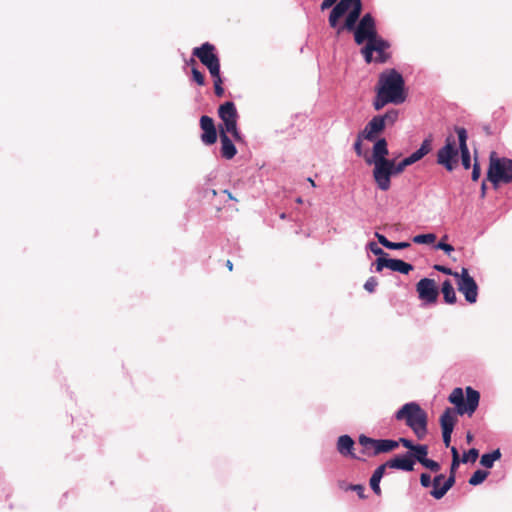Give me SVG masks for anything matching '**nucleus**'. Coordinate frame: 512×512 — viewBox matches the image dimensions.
Returning a JSON list of instances; mask_svg holds the SVG:
<instances>
[{
  "label": "nucleus",
  "instance_id": "obj_1",
  "mask_svg": "<svg viewBox=\"0 0 512 512\" xmlns=\"http://www.w3.org/2000/svg\"><path fill=\"white\" fill-rule=\"evenodd\" d=\"M376 88L389 97L394 105L405 102V81L403 76L396 69H388L379 75Z\"/></svg>",
  "mask_w": 512,
  "mask_h": 512
},
{
  "label": "nucleus",
  "instance_id": "obj_52",
  "mask_svg": "<svg viewBox=\"0 0 512 512\" xmlns=\"http://www.w3.org/2000/svg\"><path fill=\"white\" fill-rule=\"evenodd\" d=\"M375 237L378 239V242L383 245L385 248H388L390 241L382 234L376 232Z\"/></svg>",
  "mask_w": 512,
  "mask_h": 512
},
{
  "label": "nucleus",
  "instance_id": "obj_48",
  "mask_svg": "<svg viewBox=\"0 0 512 512\" xmlns=\"http://www.w3.org/2000/svg\"><path fill=\"white\" fill-rule=\"evenodd\" d=\"M420 483L425 488L431 486L432 481L430 475L427 473H422L420 476Z\"/></svg>",
  "mask_w": 512,
  "mask_h": 512
},
{
  "label": "nucleus",
  "instance_id": "obj_17",
  "mask_svg": "<svg viewBox=\"0 0 512 512\" xmlns=\"http://www.w3.org/2000/svg\"><path fill=\"white\" fill-rule=\"evenodd\" d=\"M361 12H362V2H358L357 5H355L354 7L350 8L348 10V14L346 16L344 24L341 25L338 22V26L332 27V28L336 30V33L338 35H340L344 30L352 31L353 29H355L357 22L361 19L360 18Z\"/></svg>",
  "mask_w": 512,
  "mask_h": 512
},
{
  "label": "nucleus",
  "instance_id": "obj_45",
  "mask_svg": "<svg viewBox=\"0 0 512 512\" xmlns=\"http://www.w3.org/2000/svg\"><path fill=\"white\" fill-rule=\"evenodd\" d=\"M350 490L355 491L360 498H365L364 491L365 487L361 484H353L349 486Z\"/></svg>",
  "mask_w": 512,
  "mask_h": 512
},
{
  "label": "nucleus",
  "instance_id": "obj_38",
  "mask_svg": "<svg viewBox=\"0 0 512 512\" xmlns=\"http://www.w3.org/2000/svg\"><path fill=\"white\" fill-rule=\"evenodd\" d=\"M367 249H369L374 255L380 256V257H386L387 253L381 249L377 243L371 241L367 244Z\"/></svg>",
  "mask_w": 512,
  "mask_h": 512
},
{
  "label": "nucleus",
  "instance_id": "obj_59",
  "mask_svg": "<svg viewBox=\"0 0 512 512\" xmlns=\"http://www.w3.org/2000/svg\"><path fill=\"white\" fill-rule=\"evenodd\" d=\"M280 218L285 219V218H286V214H285V213H282V214L280 215Z\"/></svg>",
  "mask_w": 512,
  "mask_h": 512
},
{
  "label": "nucleus",
  "instance_id": "obj_30",
  "mask_svg": "<svg viewBox=\"0 0 512 512\" xmlns=\"http://www.w3.org/2000/svg\"><path fill=\"white\" fill-rule=\"evenodd\" d=\"M501 458V452L499 449L494 450L491 453H485L481 456L480 463L485 468H492L494 462Z\"/></svg>",
  "mask_w": 512,
  "mask_h": 512
},
{
  "label": "nucleus",
  "instance_id": "obj_12",
  "mask_svg": "<svg viewBox=\"0 0 512 512\" xmlns=\"http://www.w3.org/2000/svg\"><path fill=\"white\" fill-rule=\"evenodd\" d=\"M390 163V166L386 169L387 173L384 174V176H379L378 174L373 175L377 187L381 191L389 190L391 186V176L402 173L408 166L407 163H404V159L399 163H395L394 160L390 159Z\"/></svg>",
  "mask_w": 512,
  "mask_h": 512
},
{
  "label": "nucleus",
  "instance_id": "obj_14",
  "mask_svg": "<svg viewBox=\"0 0 512 512\" xmlns=\"http://www.w3.org/2000/svg\"><path fill=\"white\" fill-rule=\"evenodd\" d=\"M416 290L421 300H424L428 303H433L437 299L438 289L436 287L435 281L432 279H421L416 285Z\"/></svg>",
  "mask_w": 512,
  "mask_h": 512
},
{
  "label": "nucleus",
  "instance_id": "obj_21",
  "mask_svg": "<svg viewBox=\"0 0 512 512\" xmlns=\"http://www.w3.org/2000/svg\"><path fill=\"white\" fill-rule=\"evenodd\" d=\"M366 45L370 46V49L373 52L378 54L376 61L379 63H384L387 60V55L385 54V50L389 48L388 41L381 38L379 35L373 37L372 39L366 42Z\"/></svg>",
  "mask_w": 512,
  "mask_h": 512
},
{
  "label": "nucleus",
  "instance_id": "obj_34",
  "mask_svg": "<svg viewBox=\"0 0 512 512\" xmlns=\"http://www.w3.org/2000/svg\"><path fill=\"white\" fill-rule=\"evenodd\" d=\"M436 235L433 233L419 234L413 237V242L416 244H431L435 242Z\"/></svg>",
  "mask_w": 512,
  "mask_h": 512
},
{
  "label": "nucleus",
  "instance_id": "obj_43",
  "mask_svg": "<svg viewBox=\"0 0 512 512\" xmlns=\"http://www.w3.org/2000/svg\"><path fill=\"white\" fill-rule=\"evenodd\" d=\"M361 53L367 63H371L373 60V51L370 49V46L365 45L361 49Z\"/></svg>",
  "mask_w": 512,
  "mask_h": 512
},
{
  "label": "nucleus",
  "instance_id": "obj_22",
  "mask_svg": "<svg viewBox=\"0 0 512 512\" xmlns=\"http://www.w3.org/2000/svg\"><path fill=\"white\" fill-rule=\"evenodd\" d=\"M432 149V137L424 139L421 146L413 152L408 157L404 158V163H407L408 166L416 163L421 160L425 155H427Z\"/></svg>",
  "mask_w": 512,
  "mask_h": 512
},
{
  "label": "nucleus",
  "instance_id": "obj_50",
  "mask_svg": "<svg viewBox=\"0 0 512 512\" xmlns=\"http://www.w3.org/2000/svg\"><path fill=\"white\" fill-rule=\"evenodd\" d=\"M480 175H481L480 166L477 162H475L473 165V170H472V175H471L472 180L477 181L479 179Z\"/></svg>",
  "mask_w": 512,
  "mask_h": 512
},
{
  "label": "nucleus",
  "instance_id": "obj_16",
  "mask_svg": "<svg viewBox=\"0 0 512 512\" xmlns=\"http://www.w3.org/2000/svg\"><path fill=\"white\" fill-rule=\"evenodd\" d=\"M358 2H362L361 0H340L335 6L332 8L328 22L330 27H337L338 21L342 18L350 8L354 7L358 4Z\"/></svg>",
  "mask_w": 512,
  "mask_h": 512
},
{
  "label": "nucleus",
  "instance_id": "obj_11",
  "mask_svg": "<svg viewBox=\"0 0 512 512\" xmlns=\"http://www.w3.org/2000/svg\"><path fill=\"white\" fill-rule=\"evenodd\" d=\"M459 150L455 147L454 139L449 136L446 138L445 145L437 152V163L446 170L452 171L458 163Z\"/></svg>",
  "mask_w": 512,
  "mask_h": 512
},
{
  "label": "nucleus",
  "instance_id": "obj_51",
  "mask_svg": "<svg viewBox=\"0 0 512 512\" xmlns=\"http://www.w3.org/2000/svg\"><path fill=\"white\" fill-rule=\"evenodd\" d=\"M397 442H399V444H402L405 448L411 451L415 446V444H413V442L407 438H400L399 440H397Z\"/></svg>",
  "mask_w": 512,
  "mask_h": 512
},
{
  "label": "nucleus",
  "instance_id": "obj_42",
  "mask_svg": "<svg viewBox=\"0 0 512 512\" xmlns=\"http://www.w3.org/2000/svg\"><path fill=\"white\" fill-rule=\"evenodd\" d=\"M436 249L443 250L446 254L450 255L451 252L454 251V247L448 243H445L443 240L439 241L436 246Z\"/></svg>",
  "mask_w": 512,
  "mask_h": 512
},
{
  "label": "nucleus",
  "instance_id": "obj_36",
  "mask_svg": "<svg viewBox=\"0 0 512 512\" xmlns=\"http://www.w3.org/2000/svg\"><path fill=\"white\" fill-rule=\"evenodd\" d=\"M479 456V452L476 448H471L468 452L463 454L461 459L462 463L475 462Z\"/></svg>",
  "mask_w": 512,
  "mask_h": 512
},
{
  "label": "nucleus",
  "instance_id": "obj_57",
  "mask_svg": "<svg viewBox=\"0 0 512 512\" xmlns=\"http://www.w3.org/2000/svg\"><path fill=\"white\" fill-rule=\"evenodd\" d=\"M224 193H226L231 200H235V198L232 196V194L228 190H225Z\"/></svg>",
  "mask_w": 512,
  "mask_h": 512
},
{
  "label": "nucleus",
  "instance_id": "obj_8",
  "mask_svg": "<svg viewBox=\"0 0 512 512\" xmlns=\"http://www.w3.org/2000/svg\"><path fill=\"white\" fill-rule=\"evenodd\" d=\"M352 32H354V40L358 45H361L377 36L378 32L375 18L371 13L364 14Z\"/></svg>",
  "mask_w": 512,
  "mask_h": 512
},
{
  "label": "nucleus",
  "instance_id": "obj_40",
  "mask_svg": "<svg viewBox=\"0 0 512 512\" xmlns=\"http://www.w3.org/2000/svg\"><path fill=\"white\" fill-rule=\"evenodd\" d=\"M378 285V281L375 277H369L364 284V289L369 293H373Z\"/></svg>",
  "mask_w": 512,
  "mask_h": 512
},
{
  "label": "nucleus",
  "instance_id": "obj_54",
  "mask_svg": "<svg viewBox=\"0 0 512 512\" xmlns=\"http://www.w3.org/2000/svg\"><path fill=\"white\" fill-rule=\"evenodd\" d=\"M466 440H467V442H468V443H471V442H472V440H473V435H472L470 432H468V433H467V435H466Z\"/></svg>",
  "mask_w": 512,
  "mask_h": 512
},
{
  "label": "nucleus",
  "instance_id": "obj_3",
  "mask_svg": "<svg viewBox=\"0 0 512 512\" xmlns=\"http://www.w3.org/2000/svg\"><path fill=\"white\" fill-rule=\"evenodd\" d=\"M487 178L497 188L500 184H508L512 182V159L506 157H496L495 153H491Z\"/></svg>",
  "mask_w": 512,
  "mask_h": 512
},
{
  "label": "nucleus",
  "instance_id": "obj_5",
  "mask_svg": "<svg viewBox=\"0 0 512 512\" xmlns=\"http://www.w3.org/2000/svg\"><path fill=\"white\" fill-rule=\"evenodd\" d=\"M448 400L456 406L458 414L463 415L466 413L471 416L479 405L480 394L472 387H466L465 402L463 390L461 388H455L449 395Z\"/></svg>",
  "mask_w": 512,
  "mask_h": 512
},
{
  "label": "nucleus",
  "instance_id": "obj_26",
  "mask_svg": "<svg viewBox=\"0 0 512 512\" xmlns=\"http://www.w3.org/2000/svg\"><path fill=\"white\" fill-rule=\"evenodd\" d=\"M385 470H386V465L382 464V465L378 466L374 470V472L370 478V487L376 495L381 494L380 481H381L382 477L384 476Z\"/></svg>",
  "mask_w": 512,
  "mask_h": 512
},
{
  "label": "nucleus",
  "instance_id": "obj_33",
  "mask_svg": "<svg viewBox=\"0 0 512 512\" xmlns=\"http://www.w3.org/2000/svg\"><path fill=\"white\" fill-rule=\"evenodd\" d=\"M488 476V472L484 470H476L469 479V484L476 486L481 484Z\"/></svg>",
  "mask_w": 512,
  "mask_h": 512
},
{
  "label": "nucleus",
  "instance_id": "obj_2",
  "mask_svg": "<svg viewBox=\"0 0 512 512\" xmlns=\"http://www.w3.org/2000/svg\"><path fill=\"white\" fill-rule=\"evenodd\" d=\"M396 420H405L406 425L412 429L418 439L427 434V413L416 402L404 404L396 413Z\"/></svg>",
  "mask_w": 512,
  "mask_h": 512
},
{
  "label": "nucleus",
  "instance_id": "obj_37",
  "mask_svg": "<svg viewBox=\"0 0 512 512\" xmlns=\"http://www.w3.org/2000/svg\"><path fill=\"white\" fill-rule=\"evenodd\" d=\"M214 80V91L218 97H222L224 95V88L222 87V78L220 73H217V76H212Z\"/></svg>",
  "mask_w": 512,
  "mask_h": 512
},
{
  "label": "nucleus",
  "instance_id": "obj_20",
  "mask_svg": "<svg viewBox=\"0 0 512 512\" xmlns=\"http://www.w3.org/2000/svg\"><path fill=\"white\" fill-rule=\"evenodd\" d=\"M455 132L458 135L462 165L465 169H469L471 166V157L467 146V131L463 127H456Z\"/></svg>",
  "mask_w": 512,
  "mask_h": 512
},
{
  "label": "nucleus",
  "instance_id": "obj_9",
  "mask_svg": "<svg viewBox=\"0 0 512 512\" xmlns=\"http://www.w3.org/2000/svg\"><path fill=\"white\" fill-rule=\"evenodd\" d=\"M214 50V45L209 42L193 49V55L198 57L201 63L208 68L211 76H217V73H220V60Z\"/></svg>",
  "mask_w": 512,
  "mask_h": 512
},
{
  "label": "nucleus",
  "instance_id": "obj_47",
  "mask_svg": "<svg viewBox=\"0 0 512 512\" xmlns=\"http://www.w3.org/2000/svg\"><path fill=\"white\" fill-rule=\"evenodd\" d=\"M434 269H436L437 271L442 272L444 274L451 275L453 277H454V274L460 273V272H454V271H452V269H450L446 266H442V265H435Z\"/></svg>",
  "mask_w": 512,
  "mask_h": 512
},
{
  "label": "nucleus",
  "instance_id": "obj_6",
  "mask_svg": "<svg viewBox=\"0 0 512 512\" xmlns=\"http://www.w3.org/2000/svg\"><path fill=\"white\" fill-rule=\"evenodd\" d=\"M359 444L363 447V452L369 456H377L382 453H388L399 446V442L392 439H374L366 435H360Z\"/></svg>",
  "mask_w": 512,
  "mask_h": 512
},
{
  "label": "nucleus",
  "instance_id": "obj_35",
  "mask_svg": "<svg viewBox=\"0 0 512 512\" xmlns=\"http://www.w3.org/2000/svg\"><path fill=\"white\" fill-rule=\"evenodd\" d=\"M452 463L450 467V473L455 474L456 469L459 467L461 459L459 458V452L456 447H451Z\"/></svg>",
  "mask_w": 512,
  "mask_h": 512
},
{
  "label": "nucleus",
  "instance_id": "obj_23",
  "mask_svg": "<svg viewBox=\"0 0 512 512\" xmlns=\"http://www.w3.org/2000/svg\"><path fill=\"white\" fill-rule=\"evenodd\" d=\"M220 141H221V155L225 159H232L236 153L237 149L233 144L232 140L228 137V135L221 131L220 133Z\"/></svg>",
  "mask_w": 512,
  "mask_h": 512
},
{
  "label": "nucleus",
  "instance_id": "obj_49",
  "mask_svg": "<svg viewBox=\"0 0 512 512\" xmlns=\"http://www.w3.org/2000/svg\"><path fill=\"white\" fill-rule=\"evenodd\" d=\"M445 480V476L443 474H439L437 476L434 477L431 485L433 486V489H440L441 486V482Z\"/></svg>",
  "mask_w": 512,
  "mask_h": 512
},
{
  "label": "nucleus",
  "instance_id": "obj_29",
  "mask_svg": "<svg viewBox=\"0 0 512 512\" xmlns=\"http://www.w3.org/2000/svg\"><path fill=\"white\" fill-rule=\"evenodd\" d=\"M223 126L224 127L222 128V131H224L226 134L231 133L235 141H242V136L237 129V119L224 121Z\"/></svg>",
  "mask_w": 512,
  "mask_h": 512
},
{
  "label": "nucleus",
  "instance_id": "obj_32",
  "mask_svg": "<svg viewBox=\"0 0 512 512\" xmlns=\"http://www.w3.org/2000/svg\"><path fill=\"white\" fill-rule=\"evenodd\" d=\"M412 459L418 461L420 464L427 458L428 447L426 445H415L412 449Z\"/></svg>",
  "mask_w": 512,
  "mask_h": 512
},
{
  "label": "nucleus",
  "instance_id": "obj_39",
  "mask_svg": "<svg viewBox=\"0 0 512 512\" xmlns=\"http://www.w3.org/2000/svg\"><path fill=\"white\" fill-rule=\"evenodd\" d=\"M421 465H423L424 467H426L427 469L433 471V472H438L440 470V464L432 459H428V458H425L423 460V462L421 463Z\"/></svg>",
  "mask_w": 512,
  "mask_h": 512
},
{
  "label": "nucleus",
  "instance_id": "obj_7",
  "mask_svg": "<svg viewBox=\"0 0 512 512\" xmlns=\"http://www.w3.org/2000/svg\"><path fill=\"white\" fill-rule=\"evenodd\" d=\"M372 149V160H368V163L374 164L373 175L378 174L384 176L386 169L390 166V159H387L388 144L385 138L376 139Z\"/></svg>",
  "mask_w": 512,
  "mask_h": 512
},
{
  "label": "nucleus",
  "instance_id": "obj_27",
  "mask_svg": "<svg viewBox=\"0 0 512 512\" xmlns=\"http://www.w3.org/2000/svg\"><path fill=\"white\" fill-rule=\"evenodd\" d=\"M455 484V474L450 473L449 477L444 481L440 489H432L430 494L435 499H441Z\"/></svg>",
  "mask_w": 512,
  "mask_h": 512
},
{
  "label": "nucleus",
  "instance_id": "obj_10",
  "mask_svg": "<svg viewBox=\"0 0 512 512\" xmlns=\"http://www.w3.org/2000/svg\"><path fill=\"white\" fill-rule=\"evenodd\" d=\"M454 278H456L458 290L464 295L465 300L475 303L478 297V285L469 275L468 269L463 267L459 274H454Z\"/></svg>",
  "mask_w": 512,
  "mask_h": 512
},
{
  "label": "nucleus",
  "instance_id": "obj_41",
  "mask_svg": "<svg viewBox=\"0 0 512 512\" xmlns=\"http://www.w3.org/2000/svg\"><path fill=\"white\" fill-rule=\"evenodd\" d=\"M192 77H193V80L200 86L204 85L205 84V78H204V75L199 71L197 70L196 68H193L192 69Z\"/></svg>",
  "mask_w": 512,
  "mask_h": 512
},
{
  "label": "nucleus",
  "instance_id": "obj_18",
  "mask_svg": "<svg viewBox=\"0 0 512 512\" xmlns=\"http://www.w3.org/2000/svg\"><path fill=\"white\" fill-rule=\"evenodd\" d=\"M200 127L203 130L201 140L206 145H212L217 140V131L211 117L203 115L200 118Z\"/></svg>",
  "mask_w": 512,
  "mask_h": 512
},
{
  "label": "nucleus",
  "instance_id": "obj_44",
  "mask_svg": "<svg viewBox=\"0 0 512 512\" xmlns=\"http://www.w3.org/2000/svg\"><path fill=\"white\" fill-rule=\"evenodd\" d=\"M408 247H410V243L409 242H391L390 241L387 249L400 250V249H405V248H408Z\"/></svg>",
  "mask_w": 512,
  "mask_h": 512
},
{
  "label": "nucleus",
  "instance_id": "obj_4",
  "mask_svg": "<svg viewBox=\"0 0 512 512\" xmlns=\"http://www.w3.org/2000/svg\"><path fill=\"white\" fill-rule=\"evenodd\" d=\"M398 117L399 111L397 109H390L383 115L372 117L360 132V137H364L367 141H375L386 127H392L397 122Z\"/></svg>",
  "mask_w": 512,
  "mask_h": 512
},
{
  "label": "nucleus",
  "instance_id": "obj_53",
  "mask_svg": "<svg viewBox=\"0 0 512 512\" xmlns=\"http://www.w3.org/2000/svg\"><path fill=\"white\" fill-rule=\"evenodd\" d=\"M336 2H337V0H323L320 5V8L322 11H324L326 9H329L333 5L335 6Z\"/></svg>",
  "mask_w": 512,
  "mask_h": 512
},
{
  "label": "nucleus",
  "instance_id": "obj_60",
  "mask_svg": "<svg viewBox=\"0 0 512 512\" xmlns=\"http://www.w3.org/2000/svg\"><path fill=\"white\" fill-rule=\"evenodd\" d=\"M190 63H195V60L193 58L190 59Z\"/></svg>",
  "mask_w": 512,
  "mask_h": 512
},
{
  "label": "nucleus",
  "instance_id": "obj_31",
  "mask_svg": "<svg viewBox=\"0 0 512 512\" xmlns=\"http://www.w3.org/2000/svg\"><path fill=\"white\" fill-rule=\"evenodd\" d=\"M376 96L373 100V107L376 111L383 109L387 104H393V101L383 94L379 89L375 88Z\"/></svg>",
  "mask_w": 512,
  "mask_h": 512
},
{
  "label": "nucleus",
  "instance_id": "obj_13",
  "mask_svg": "<svg viewBox=\"0 0 512 512\" xmlns=\"http://www.w3.org/2000/svg\"><path fill=\"white\" fill-rule=\"evenodd\" d=\"M375 266L377 272H381L384 268H388L401 274H408L413 270V266L403 260L386 257H378L375 262Z\"/></svg>",
  "mask_w": 512,
  "mask_h": 512
},
{
  "label": "nucleus",
  "instance_id": "obj_15",
  "mask_svg": "<svg viewBox=\"0 0 512 512\" xmlns=\"http://www.w3.org/2000/svg\"><path fill=\"white\" fill-rule=\"evenodd\" d=\"M456 422L455 412L452 408H446L440 417V425L442 429L443 442L446 447H449L451 442V434Z\"/></svg>",
  "mask_w": 512,
  "mask_h": 512
},
{
  "label": "nucleus",
  "instance_id": "obj_61",
  "mask_svg": "<svg viewBox=\"0 0 512 512\" xmlns=\"http://www.w3.org/2000/svg\"><path fill=\"white\" fill-rule=\"evenodd\" d=\"M297 202H298V203H301V202H302V199H301V198H298V199H297Z\"/></svg>",
  "mask_w": 512,
  "mask_h": 512
},
{
  "label": "nucleus",
  "instance_id": "obj_58",
  "mask_svg": "<svg viewBox=\"0 0 512 512\" xmlns=\"http://www.w3.org/2000/svg\"><path fill=\"white\" fill-rule=\"evenodd\" d=\"M308 181L310 182V184H311L313 187H315V186H316V185H315V182L313 181V179L308 178Z\"/></svg>",
  "mask_w": 512,
  "mask_h": 512
},
{
  "label": "nucleus",
  "instance_id": "obj_25",
  "mask_svg": "<svg viewBox=\"0 0 512 512\" xmlns=\"http://www.w3.org/2000/svg\"><path fill=\"white\" fill-rule=\"evenodd\" d=\"M218 115L224 121L233 120L238 118V112L233 102L227 101L220 105L218 108Z\"/></svg>",
  "mask_w": 512,
  "mask_h": 512
},
{
  "label": "nucleus",
  "instance_id": "obj_46",
  "mask_svg": "<svg viewBox=\"0 0 512 512\" xmlns=\"http://www.w3.org/2000/svg\"><path fill=\"white\" fill-rule=\"evenodd\" d=\"M362 140H365L364 137H360V133L357 136V140L354 143V150L358 156L362 155Z\"/></svg>",
  "mask_w": 512,
  "mask_h": 512
},
{
  "label": "nucleus",
  "instance_id": "obj_19",
  "mask_svg": "<svg viewBox=\"0 0 512 512\" xmlns=\"http://www.w3.org/2000/svg\"><path fill=\"white\" fill-rule=\"evenodd\" d=\"M415 460L412 459V454L407 452L403 455H397L394 458L384 463L386 468L398 469L410 472L414 469Z\"/></svg>",
  "mask_w": 512,
  "mask_h": 512
},
{
  "label": "nucleus",
  "instance_id": "obj_55",
  "mask_svg": "<svg viewBox=\"0 0 512 512\" xmlns=\"http://www.w3.org/2000/svg\"><path fill=\"white\" fill-rule=\"evenodd\" d=\"M226 266L230 271L233 269V263L230 260H227Z\"/></svg>",
  "mask_w": 512,
  "mask_h": 512
},
{
  "label": "nucleus",
  "instance_id": "obj_24",
  "mask_svg": "<svg viewBox=\"0 0 512 512\" xmlns=\"http://www.w3.org/2000/svg\"><path fill=\"white\" fill-rule=\"evenodd\" d=\"M354 447V440L349 435H342L337 440V450L343 456H351L356 458L352 450Z\"/></svg>",
  "mask_w": 512,
  "mask_h": 512
},
{
  "label": "nucleus",
  "instance_id": "obj_56",
  "mask_svg": "<svg viewBox=\"0 0 512 512\" xmlns=\"http://www.w3.org/2000/svg\"><path fill=\"white\" fill-rule=\"evenodd\" d=\"M485 191H486V185H485V183H482L481 192H482L483 197L485 196Z\"/></svg>",
  "mask_w": 512,
  "mask_h": 512
},
{
  "label": "nucleus",
  "instance_id": "obj_28",
  "mask_svg": "<svg viewBox=\"0 0 512 512\" xmlns=\"http://www.w3.org/2000/svg\"><path fill=\"white\" fill-rule=\"evenodd\" d=\"M441 292L443 294L444 301L448 304H454L457 300L454 287L449 280H445L442 283Z\"/></svg>",
  "mask_w": 512,
  "mask_h": 512
}]
</instances>
